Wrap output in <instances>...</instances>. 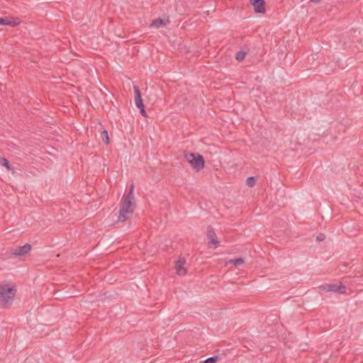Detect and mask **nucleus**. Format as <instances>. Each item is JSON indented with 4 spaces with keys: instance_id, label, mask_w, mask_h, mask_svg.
I'll return each instance as SVG.
<instances>
[{
    "instance_id": "obj_7",
    "label": "nucleus",
    "mask_w": 363,
    "mask_h": 363,
    "mask_svg": "<svg viewBox=\"0 0 363 363\" xmlns=\"http://www.w3.org/2000/svg\"><path fill=\"white\" fill-rule=\"evenodd\" d=\"M186 260L184 258L179 259L175 264L177 274L179 276H184L186 274V269L184 268Z\"/></svg>"
},
{
    "instance_id": "obj_19",
    "label": "nucleus",
    "mask_w": 363,
    "mask_h": 363,
    "mask_svg": "<svg viewBox=\"0 0 363 363\" xmlns=\"http://www.w3.org/2000/svg\"><path fill=\"white\" fill-rule=\"evenodd\" d=\"M139 109H140V113L143 116H147L146 115V112H145V106H144V104L142 105V106H138V107Z\"/></svg>"
},
{
    "instance_id": "obj_15",
    "label": "nucleus",
    "mask_w": 363,
    "mask_h": 363,
    "mask_svg": "<svg viewBox=\"0 0 363 363\" xmlns=\"http://www.w3.org/2000/svg\"><path fill=\"white\" fill-rule=\"evenodd\" d=\"M246 184L248 186L252 187L256 184V179L254 177H250L247 179Z\"/></svg>"
},
{
    "instance_id": "obj_12",
    "label": "nucleus",
    "mask_w": 363,
    "mask_h": 363,
    "mask_svg": "<svg viewBox=\"0 0 363 363\" xmlns=\"http://www.w3.org/2000/svg\"><path fill=\"white\" fill-rule=\"evenodd\" d=\"M101 140L102 141L108 145L109 144V137H108V133L107 132V130H104L101 133Z\"/></svg>"
},
{
    "instance_id": "obj_20",
    "label": "nucleus",
    "mask_w": 363,
    "mask_h": 363,
    "mask_svg": "<svg viewBox=\"0 0 363 363\" xmlns=\"http://www.w3.org/2000/svg\"><path fill=\"white\" fill-rule=\"evenodd\" d=\"M324 238H325V236H324V235H322V234L317 237V240L318 241H322L324 240Z\"/></svg>"
},
{
    "instance_id": "obj_8",
    "label": "nucleus",
    "mask_w": 363,
    "mask_h": 363,
    "mask_svg": "<svg viewBox=\"0 0 363 363\" xmlns=\"http://www.w3.org/2000/svg\"><path fill=\"white\" fill-rule=\"evenodd\" d=\"M133 90L135 93V103L136 106H142V105H143V102L139 87L138 86H133Z\"/></svg>"
},
{
    "instance_id": "obj_18",
    "label": "nucleus",
    "mask_w": 363,
    "mask_h": 363,
    "mask_svg": "<svg viewBox=\"0 0 363 363\" xmlns=\"http://www.w3.org/2000/svg\"><path fill=\"white\" fill-rule=\"evenodd\" d=\"M218 357L216 356L211 357L203 361V363H216L217 362Z\"/></svg>"
},
{
    "instance_id": "obj_4",
    "label": "nucleus",
    "mask_w": 363,
    "mask_h": 363,
    "mask_svg": "<svg viewBox=\"0 0 363 363\" xmlns=\"http://www.w3.org/2000/svg\"><path fill=\"white\" fill-rule=\"evenodd\" d=\"M207 238L209 245H213L214 247H218L219 241L217 238L216 234L212 226L209 225L207 228Z\"/></svg>"
},
{
    "instance_id": "obj_14",
    "label": "nucleus",
    "mask_w": 363,
    "mask_h": 363,
    "mask_svg": "<svg viewBox=\"0 0 363 363\" xmlns=\"http://www.w3.org/2000/svg\"><path fill=\"white\" fill-rule=\"evenodd\" d=\"M246 52L244 51H239L236 53L235 59L238 61H242L245 58Z\"/></svg>"
},
{
    "instance_id": "obj_17",
    "label": "nucleus",
    "mask_w": 363,
    "mask_h": 363,
    "mask_svg": "<svg viewBox=\"0 0 363 363\" xmlns=\"http://www.w3.org/2000/svg\"><path fill=\"white\" fill-rule=\"evenodd\" d=\"M336 292L339 294H345L346 292V286L342 284H340L338 286L337 285Z\"/></svg>"
},
{
    "instance_id": "obj_6",
    "label": "nucleus",
    "mask_w": 363,
    "mask_h": 363,
    "mask_svg": "<svg viewBox=\"0 0 363 363\" xmlns=\"http://www.w3.org/2000/svg\"><path fill=\"white\" fill-rule=\"evenodd\" d=\"M31 250V245L28 243L25 244L23 246H18L13 249L11 252L12 255L16 256H23L28 254Z\"/></svg>"
},
{
    "instance_id": "obj_13",
    "label": "nucleus",
    "mask_w": 363,
    "mask_h": 363,
    "mask_svg": "<svg viewBox=\"0 0 363 363\" xmlns=\"http://www.w3.org/2000/svg\"><path fill=\"white\" fill-rule=\"evenodd\" d=\"M244 259L242 257L236 258L234 259H230L228 263L233 264L235 266H239L243 264Z\"/></svg>"
},
{
    "instance_id": "obj_21",
    "label": "nucleus",
    "mask_w": 363,
    "mask_h": 363,
    "mask_svg": "<svg viewBox=\"0 0 363 363\" xmlns=\"http://www.w3.org/2000/svg\"><path fill=\"white\" fill-rule=\"evenodd\" d=\"M320 1L321 0H310V2L317 4L319 3Z\"/></svg>"
},
{
    "instance_id": "obj_5",
    "label": "nucleus",
    "mask_w": 363,
    "mask_h": 363,
    "mask_svg": "<svg viewBox=\"0 0 363 363\" xmlns=\"http://www.w3.org/2000/svg\"><path fill=\"white\" fill-rule=\"evenodd\" d=\"M250 4L254 7L255 13H264L266 12L264 0H250Z\"/></svg>"
},
{
    "instance_id": "obj_16",
    "label": "nucleus",
    "mask_w": 363,
    "mask_h": 363,
    "mask_svg": "<svg viewBox=\"0 0 363 363\" xmlns=\"http://www.w3.org/2000/svg\"><path fill=\"white\" fill-rule=\"evenodd\" d=\"M162 24H163V20L162 18H159L154 20L152 21V23H151V26L156 27V28H159L161 26Z\"/></svg>"
},
{
    "instance_id": "obj_11",
    "label": "nucleus",
    "mask_w": 363,
    "mask_h": 363,
    "mask_svg": "<svg viewBox=\"0 0 363 363\" xmlns=\"http://www.w3.org/2000/svg\"><path fill=\"white\" fill-rule=\"evenodd\" d=\"M0 24L5 25V26H15L18 24V22H16L15 21H11V20L9 19L8 18H0Z\"/></svg>"
},
{
    "instance_id": "obj_1",
    "label": "nucleus",
    "mask_w": 363,
    "mask_h": 363,
    "mask_svg": "<svg viewBox=\"0 0 363 363\" xmlns=\"http://www.w3.org/2000/svg\"><path fill=\"white\" fill-rule=\"evenodd\" d=\"M134 185L132 184L130 186L128 193L122 199L121 206L119 210L118 220L124 222L127 220L133 214L135 207L134 201Z\"/></svg>"
},
{
    "instance_id": "obj_10",
    "label": "nucleus",
    "mask_w": 363,
    "mask_h": 363,
    "mask_svg": "<svg viewBox=\"0 0 363 363\" xmlns=\"http://www.w3.org/2000/svg\"><path fill=\"white\" fill-rule=\"evenodd\" d=\"M321 291L336 292L337 285L333 284H324L319 286Z\"/></svg>"
},
{
    "instance_id": "obj_3",
    "label": "nucleus",
    "mask_w": 363,
    "mask_h": 363,
    "mask_svg": "<svg viewBox=\"0 0 363 363\" xmlns=\"http://www.w3.org/2000/svg\"><path fill=\"white\" fill-rule=\"evenodd\" d=\"M185 158L196 172L203 169L205 166L203 157L200 154L186 153L185 154Z\"/></svg>"
},
{
    "instance_id": "obj_2",
    "label": "nucleus",
    "mask_w": 363,
    "mask_h": 363,
    "mask_svg": "<svg viewBox=\"0 0 363 363\" xmlns=\"http://www.w3.org/2000/svg\"><path fill=\"white\" fill-rule=\"evenodd\" d=\"M16 293V289L6 281L0 283V307L7 308H9L13 300Z\"/></svg>"
},
{
    "instance_id": "obj_9",
    "label": "nucleus",
    "mask_w": 363,
    "mask_h": 363,
    "mask_svg": "<svg viewBox=\"0 0 363 363\" xmlns=\"http://www.w3.org/2000/svg\"><path fill=\"white\" fill-rule=\"evenodd\" d=\"M0 165L5 167L8 171L11 172L13 174L15 173L13 168L6 158L0 157Z\"/></svg>"
}]
</instances>
